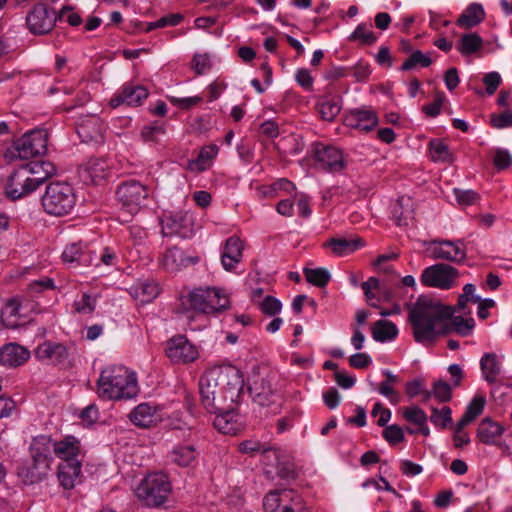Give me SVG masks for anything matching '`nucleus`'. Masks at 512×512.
Returning a JSON list of instances; mask_svg holds the SVG:
<instances>
[{
	"label": "nucleus",
	"mask_w": 512,
	"mask_h": 512,
	"mask_svg": "<svg viewBox=\"0 0 512 512\" xmlns=\"http://www.w3.org/2000/svg\"><path fill=\"white\" fill-rule=\"evenodd\" d=\"M195 450H170L167 454V459L180 466L187 467L195 460Z\"/></svg>",
	"instance_id": "44"
},
{
	"label": "nucleus",
	"mask_w": 512,
	"mask_h": 512,
	"mask_svg": "<svg viewBox=\"0 0 512 512\" xmlns=\"http://www.w3.org/2000/svg\"><path fill=\"white\" fill-rule=\"evenodd\" d=\"M77 133L83 138V141L94 140L100 135V121L98 118H91L79 125Z\"/></svg>",
	"instance_id": "41"
},
{
	"label": "nucleus",
	"mask_w": 512,
	"mask_h": 512,
	"mask_svg": "<svg viewBox=\"0 0 512 512\" xmlns=\"http://www.w3.org/2000/svg\"><path fill=\"white\" fill-rule=\"evenodd\" d=\"M62 258L65 262H78L80 264L83 263L85 260L81 244L72 243L66 246L65 250L62 253Z\"/></svg>",
	"instance_id": "47"
},
{
	"label": "nucleus",
	"mask_w": 512,
	"mask_h": 512,
	"mask_svg": "<svg viewBox=\"0 0 512 512\" xmlns=\"http://www.w3.org/2000/svg\"><path fill=\"white\" fill-rule=\"evenodd\" d=\"M316 107L323 120L333 121L341 111V100L339 97L323 96L317 101Z\"/></svg>",
	"instance_id": "32"
},
{
	"label": "nucleus",
	"mask_w": 512,
	"mask_h": 512,
	"mask_svg": "<svg viewBox=\"0 0 512 512\" xmlns=\"http://www.w3.org/2000/svg\"><path fill=\"white\" fill-rule=\"evenodd\" d=\"M57 19L54 10H50L44 3H39L28 12L26 25L32 34L44 35L53 30Z\"/></svg>",
	"instance_id": "14"
},
{
	"label": "nucleus",
	"mask_w": 512,
	"mask_h": 512,
	"mask_svg": "<svg viewBox=\"0 0 512 512\" xmlns=\"http://www.w3.org/2000/svg\"><path fill=\"white\" fill-rule=\"evenodd\" d=\"M364 246L363 239L357 237L354 239L330 238L324 243V247L330 248L337 256H345L353 253L358 248Z\"/></svg>",
	"instance_id": "29"
},
{
	"label": "nucleus",
	"mask_w": 512,
	"mask_h": 512,
	"mask_svg": "<svg viewBox=\"0 0 512 512\" xmlns=\"http://www.w3.org/2000/svg\"><path fill=\"white\" fill-rule=\"evenodd\" d=\"M166 354L174 363H188L198 357V351L183 335L171 338L167 342Z\"/></svg>",
	"instance_id": "17"
},
{
	"label": "nucleus",
	"mask_w": 512,
	"mask_h": 512,
	"mask_svg": "<svg viewBox=\"0 0 512 512\" xmlns=\"http://www.w3.org/2000/svg\"><path fill=\"white\" fill-rule=\"evenodd\" d=\"M107 168L105 160L91 159L86 164L85 173L94 184H99L107 177Z\"/></svg>",
	"instance_id": "36"
},
{
	"label": "nucleus",
	"mask_w": 512,
	"mask_h": 512,
	"mask_svg": "<svg viewBox=\"0 0 512 512\" xmlns=\"http://www.w3.org/2000/svg\"><path fill=\"white\" fill-rule=\"evenodd\" d=\"M456 200L461 205H471L479 198V194L474 190L454 189Z\"/></svg>",
	"instance_id": "57"
},
{
	"label": "nucleus",
	"mask_w": 512,
	"mask_h": 512,
	"mask_svg": "<svg viewBox=\"0 0 512 512\" xmlns=\"http://www.w3.org/2000/svg\"><path fill=\"white\" fill-rule=\"evenodd\" d=\"M348 39L350 41L361 40L365 45H372L376 42L377 37L372 31L366 30L365 24H359Z\"/></svg>",
	"instance_id": "48"
},
{
	"label": "nucleus",
	"mask_w": 512,
	"mask_h": 512,
	"mask_svg": "<svg viewBox=\"0 0 512 512\" xmlns=\"http://www.w3.org/2000/svg\"><path fill=\"white\" fill-rule=\"evenodd\" d=\"M379 119L374 109L363 107L353 109L345 116L344 123L348 127L369 132L378 125Z\"/></svg>",
	"instance_id": "19"
},
{
	"label": "nucleus",
	"mask_w": 512,
	"mask_h": 512,
	"mask_svg": "<svg viewBox=\"0 0 512 512\" xmlns=\"http://www.w3.org/2000/svg\"><path fill=\"white\" fill-rule=\"evenodd\" d=\"M476 287L474 284L468 283L463 287V293L459 295L456 310L463 311L464 314H470L471 311H465L468 302L478 303L481 301V297L475 293Z\"/></svg>",
	"instance_id": "40"
},
{
	"label": "nucleus",
	"mask_w": 512,
	"mask_h": 512,
	"mask_svg": "<svg viewBox=\"0 0 512 512\" xmlns=\"http://www.w3.org/2000/svg\"><path fill=\"white\" fill-rule=\"evenodd\" d=\"M455 311L454 306L444 305L426 296H419L410 307L408 316L415 341L430 345L440 335H447L453 331L462 337L469 336L475 327L474 319L453 316Z\"/></svg>",
	"instance_id": "1"
},
{
	"label": "nucleus",
	"mask_w": 512,
	"mask_h": 512,
	"mask_svg": "<svg viewBox=\"0 0 512 512\" xmlns=\"http://www.w3.org/2000/svg\"><path fill=\"white\" fill-rule=\"evenodd\" d=\"M296 81L297 83L303 87L305 90H312L313 87V77L311 76L309 70L301 68L296 72Z\"/></svg>",
	"instance_id": "62"
},
{
	"label": "nucleus",
	"mask_w": 512,
	"mask_h": 512,
	"mask_svg": "<svg viewBox=\"0 0 512 512\" xmlns=\"http://www.w3.org/2000/svg\"><path fill=\"white\" fill-rule=\"evenodd\" d=\"M5 189L7 197L13 200L19 199L35 191L32 183H30V176L27 175L26 168L22 167L11 173Z\"/></svg>",
	"instance_id": "18"
},
{
	"label": "nucleus",
	"mask_w": 512,
	"mask_h": 512,
	"mask_svg": "<svg viewBox=\"0 0 512 512\" xmlns=\"http://www.w3.org/2000/svg\"><path fill=\"white\" fill-rule=\"evenodd\" d=\"M35 355L39 360L55 365L64 362L68 352L64 345L46 341L37 347Z\"/></svg>",
	"instance_id": "25"
},
{
	"label": "nucleus",
	"mask_w": 512,
	"mask_h": 512,
	"mask_svg": "<svg viewBox=\"0 0 512 512\" xmlns=\"http://www.w3.org/2000/svg\"><path fill=\"white\" fill-rule=\"evenodd\" d=\"M281 308L280 300L273 296H266L260 303L261 311L268 316H275L281 311Z\"/></svg>",
	"instance_id": "53"
},
{
	"label": "nucleus",
	"mask_w": 512,
	"mask_h": 512,
	"mask_svg": "<svg viewBox=\"0 0 512 512\" xmlns=\"http://www.w3.org/2000/svg\"><path fill=\"white\" fill-rule=\"evenodd\" d=\"M485 398L482 396H475L466 407L464 414L467 418L474 421L483 411L485 406Z\"/></svg>",
	"instance_id": "51"
},
{
	"label": "nucleus",
	"mask_w": 512,
	"mask_h": 512,
	"mask_svg": "<svg viewBox=\"0 0 512 512\" xmlns=\"http://www.w3.org/2000/svg\"><path fill=\"white\" fill-rule=\"evenodd\" d=\"M458 275L459 272L455 267L445 263H437L424 269L421 282L428 287L446 290L453 286Z\"/></svg>",
	"instance_id": "12"
},
{
	"label": "nucleus",
	"mask_w": 512,
	"mask_h": 512,
	"mask_svg": "<svg viewBox=\"0 0 512 512\" xmlns=\"http://www.w3.org/2000/svg\"><path fill=\"white\" fill-rule=\"evenodd\" d=\"M303 273L307 282L321 288L325 287L331 279V274L326 268H304Z\"/></svg>",
	"instance_id": "39"
},
{
	"label": "nucleus",
	"mask_w": 512,
	"mask_h": 512,
	"mask_svg": "<svg viewBox=\"0 0 512 512\" xmlns=\"http://www.w3.org/2000/svg\"><path fill=\"white\" fill-rule=\"evenodd\" d=\"M243 375L235 366L207 370L199 380L201 403L205 409L227 410L236 406L243 392Z\"/></svg>",
	"instance_id": "2"
},
{
	"label": "nucleus",
	"mask_w": 512,
	"mask_h": 512,
	"mask_svg": "<svg viewBox=\"0 0 512 512\" xmlns=\"http://www.w3.org/2000/svg\"><path fill=\"white\" fill-rule=\"evenodd\" d=\"M192 220L187 214H173L162 220V234L164 236L177 235L188 238L192 235Z\"/></svg>",
	"instance_id": "20"
},
{
	"label": "nucleus",
	"mask_w": 512,
	"mask_h": 512,
	"mask_svg": "<svg viewBox=\"0 0 512 512\" xmlns=\"http://www.w3.org/2000/svg\"><path fill=\"white\" fill-rule=\"evenodd\" d=\"M148 90L142 85L126 84L121 92L110 100V105L116 108L122 104L138 106L148 97Z\"/></svg>",
	"instance_id": "21"
},
{
	"label": "nucleus",
	"mask_w": 512,
	"mask_h": 512,
	"mask_svg": "<svg viewBox=\"0 0 512 512\" xmlns=\"http://www.w3.org/2000/svg\"><path fill=\"white\" fill-rule=\"evenodd\" d=\"M493 164L498 170L507 169L512 164V156L507 150L497 148L494 152Z\"/></svg>",
	"instance_id": "55"
},
{
	"label": "nucleus",
	"mask_w": 512,
	"mask_h": 512,
	"mask_svg": "<svg viewBox=\"0 0 512 512\" xmlns=\"http://www.w3.org/2000/svg\"><path fill=\"white\" fill-rule=\"evenodd\" d=\"M431 244L434 246L432 249L434 259H442L453 263H462L466 259V247L462 239L456 241L434 239Z\"/></svg>",
	"instance_id": "15"
},
{
	"label": "nucleus",
	"mask_w": 512,
	"mask_h": 512,
	"mask_svg": "<svg viewBox=\"0 0 512 512\" xmlns=\"http://www.w3.org/2000/svg\"><path fill=\"white\" fill-rule=\"evenodd\" d=\"M492 126L498 129L512 126V112L505 111L491 116Z\"/></svg>",
	"instance_id": "61"
},
{
	"label": "nucleus",
	"mask_w": 512,
	"mask_h": 512,
	"mask_svg": "<svg viewBox=\"0 0 512 512\" xmlns=\"http://www.w3.org/2000/svg\"><path fill=\"white\" fill-rule=\"evenodd\" d=\"M148 196V188L136 180L122 182L116 190L117 200L129 215L136 214L141 207L146 206Z\"/></svg>",
	"instance_id": "9"
},
{
	"label": "nucleus",
	"mask_w": 512,
	"mask_h": 512,
	"mask_svg": "<svg viewBox=\"0 0 512 512\" xmlns=\"http://www.w3.org/2000/svg\"><path fill=\"white\" fill-rule=\"evenodd\" d=\"M452 410L448 406L442 409L433 408L430 416V421L438 427L446 428L452 423Z\"/></svg>",
	"instance_id": "45"
},
{
	"label": "nucleus",
	"mask_w": 512,
	"mask_h": 512,
	"mask_svg": "<svg viewBox=\"0 0 512 512\" xmlns=\"http://www.w3.org/2000/svg\"><path fill=\"white\" fill-rule=\"evenodd\" d=\"M502 82V78L498 72H489L484 75L483 83L486 86L488 95H493Z\"/></svg>",
	"instance_id": "56"
},
{
	"label": "nucleus",
	"mask_w": 512,
	"mask_h": 512,
	"mask_svg": "<svg viewBox=\"0 0 512 512\" xmlns=\"http://www.w3.org/2000/svg\"><path fill=\"white\" fill-rule=\"evenodd\" d=\"M164 133V126L159 124L158 122L144 126L141 130V136L145 141H154L158 135Z\"/></svg>",
	"instance_id": "59"
},
{
	"label": "nucleus",
	"mask_w": 512,
	"mask_h": 512,
	"mask_svg": "<svg viewBox=\"0 0 512 512\" xmlns=\"http://www.w3.org/2000/svg\"><path fill=\"white\" fill-rule=\"evenodd\" d=\"M130 419L139 427H149L153 422L152 408L146 403L140 404L131 412Z\"/></svg>",
	"instance_id": "38"
},
{
	"label": "nucleus",
	"mask_w": 512,
	"mask_h": 512,
	"mask_svg": "<svg viewBox=\"0 0 512 512\" xmlns=\"http://www.w3.org/2000/svg\"><path fill=\"white\" fill-rule=\"evenodd\" d=\"M243 245L239 237L231 236L225 241L221 253V263L223 268L231 271L237 263L241 261Z\"/></svg>",
	"instance_id": "26"
},
{
	"label": "nucleus",
	"mask_w": 512,
	"mask_h": 512,
	"mask_svg": "<svg viewBox=\"0 0 512 512\" xmlns=\"http://www.w3.org/2000/svg\"><path fill=\"white\" fill-rule=\"evenodd\" d=\"M431 63H432V60L429 57V55L424 54L420 50H416L411 53V55L409 56V58L406 61H404V63L400 67V70L401 71H410V70L414 69L417 65H419L421 67H428L431 65Z\"/></svg>",
	"instance_id": "42"
},
{
	"label": "nucleus",
	"mask_w": 512,
	"mask_h": 512,
	"mask_svg": "<svg viewBox=\"0 0 512 512\" xmlns=\"http://www.w3.org/2000/svg\"><path fill=\"white\" fill-rule=\"evenodd\" d=\"M314 158L317 164L329 172H339L345 167L340 149L323 143L314 144Z\"/></svg>",
	"instance_id": "16"
},
{
	"label": "nucleus",
	"mask_w": 512,
	"mask_h": 512,
	"mask_svg": "<svg viewBox=\"0 0 512 512\" xmlns=\"http://www.w3.org/2000/svg\"><path fill=\"white\" fill-rule=\"evenodd\" d=\"M160 293L159 284L153 279H144L131 288V295L141 303H149Z\"/></svg>",
	"instance_id": "28"
},
{
	"label": "nucleus",
	"mask_w": 512,
	"mask_h": 512,
	"mask_svg": "<svg viewBox=\"0 0 512 512\" xmlns=\"http://www.w3.org/2000/svg\"><path fill=\"white\" fill-rule=\"evenodd\" d=\"M382 435L390 445H397L404 439V430L399 425L392 424L384 428Z\"/></svg>",
	"instance_id": "49"
},
{
	"label": "nucleus",
	"mask_w": 512,
	"mask_h": 512,
	"mask_svg": "<svg viewBox=\"0 0 512 512\" xmlns=\"http://www.w3.org/2000/svg\"><path fill=\"white\" fill-rule=\"evenodd\" d=\"M209 413H214V427L222 434H235L237 428L235 426L234 419L237 416L235 414V406L229 405L227 410L217 409H206Z\"/></svg>",
	"instance_id": "27"
},
{
	"label": "nucleus",
	"mask_w": 512,
	"mask_h": 512,
	"mask_svg": "<svg viewBox=\"0 0 512 512\" xmlns=\"http://www.w3.org/2000/svg\"><path fill=\"white\" fill-rule=\"evenodd\" d=\"M24 301L20 296L9 299L6 303L5 313L12 317L24 316Z\"/></svg>",
	"instance_id": "54"
},
{
	"label": "nucleus",
	"mask_w": 512,
	"mask_h": 512,
	"mask_svg": "<svg viewBox=\"0 0 512 512\" xmlns=\"http://www.w3.org/2000/svg\"><path fill=\"white\" fill-rule=\"evenodd\" d=\"M172 491L167 474L153 472L148 474L136 488V496L148 507H159L166 502Z\"/></svg>",
	"instance_id": "5"
},
{
	"label": "nucleus",
	"mask_w": 512,
	"mask_h": 512,
	"mask_svg": "<svg viewBox=\"0 0 512 512\" xmlns=\"http://www.w3.org/2000/svg\"><path fill=\"white\" fill-rule=\"evenodd\" d=\"M78 313H92L95 310V300L87 293L82 295L81 300L74 303Z\"/></svg>",
	"instance_id": "60"
},
{
	"label": "nucleus",
	"mask_w": 512,
	"mask_h": 512,
	"mask_svg": "<svg viewBox=\"0 0 512 512\" xmlns=\"http://www.w3.org/2000/svg\"><path fill=\"white\" fill-rule=\"evenodd\" d=\"M371 362V357L365 353H356L349 358V364L356 369L366 368Z\"/></svg>",
	"instance_id": "64"
},
{
	"label": "nucleus",
	"mask_w": 512,
	"mask_h": 512,
	"mask_svg": "<svg viewBox=\"0 0 512 512\" xmlns=\"http://www.w3.org/2000/svg\"><path fill=\"white\" fill-rule=\"evenodd\" d=\"M397 335L398 328L393 322L388 320H378L372 327V336L377 342L393 340Z\"/></svg>",
	"instance_id": "34"
},
{
	"label": "nucleus",
	"mask_w": 512,
	"mask_h": 512,
	"mask_svg": "<svg viewBox=\"0 0 512 512\" xmlns=\"http://www.w3.org/2000/svg\"><path fill=\"white\" fill-rule=\"evenodd\" d=\"M44 211L55 217H63L72 212L76 205L73 187L66 182H51L41 198Z\"/></svg>",
	"instance_id": "4"
},
{
	"label": "nucleus",
	"mask_w": 512,
	"mask_h": 512,
	"mask_svg": "<svg viewBox=\"0 0 512 512\" xmlns=\"http://www.w3.org/2000/svg\"><path fill=\"white\" fill-rule=\"evenodd\" d=\"M280 493L277 491L270 492L263 500V508L265 512H277L281 507Z\"/></svg>",
	"instance_id": "58"
},
{
	"label": "nucleus",
	"mask_w": 512,
	"mask_h": 512,
	"mask_svg": "<svg viewBox=\"0 0 512 512\" xmlns=\"http://www.w3.org/2000/svg\"><path fill=\"white\" fill-rule=\"evenodd\" d=\"M30 357V352L18 343H8L0 348V364L8 367H18Z\"/></svg>",
	"instance_id": "23"
},
{
	"label": "nucleus",
	"mask_w": 512,
	"mask_h": 512,
	"mask_svg": "<svg viewBox=\"0 0 512 512\" xmlns=\"http://www.w3.org/2000/svg\"><path fill=\"white\" fill-rule=\"evenodd\" d=\"M502 434V427L489 420H483L478 427V438L486 445H497V439Z\"/></svg>",
	"instance_id": "33"
},
{
	"label": "nucleus",
	"mask_w": 512,
	"mask_h": 512,
	"mask_svg": "<svg viewBox=\"0 0 512 512\" xmlns=\"http://www.w3.org/2000/svg\"><path fill=\"white\" fill-rule=\"evenodd\" d=\"M248 392L253 402L260 406H269L274 402L276 389L267 368L253 367L248 377Z\"/></svg>",
	"instance_id": "7"
},
{
	"label": "nucleus",
	"mask_w": 512,
	"mask_h": 512,
	"mask_svg": "<svg viewBox=\"0 0 512 512\" xmlns=\"http://www.w3.org/2000/svg\"><path fill=\"white\" fill-rule=\"evenodd\" d=\"M71 451L54 450L55 455L61 459L58 464L57 477L60 485L67 490L74 488L76 479L81 473V461L77 458L78 453H70Z\"/></svg>",
	"instance_id": "11"
},
{
	"label": "nucleus",
	"mask_w": 512,
	"mask_h": 512,
	"mask_svg": "<svg viewBox=\"0 0 512 512\" xmlns=\"http://www.w3.org/2000/svg\"><path fill=\"white\" fill-rule=\"evenodd\" d=\"M433 396L440 402H449L452 398V389L454 388L451 383L442 379L436 380L432 384Z\"/></svg>",
	"instance_id": "46"
},
{
	"label": "nucleus",
	"mask_w": 512,
	"mask_h": 512,
	"mask_svg": "<svg viewBox=\"0 0 512 512\" xmlns=\"http://www.w3.org/2000/svg\"><path fill=\"white\" fill-rule=\"evenodd\" d=\"M47 141V133L43 130L25 133L14 143L17 157L29 159L45 154L47 151Z\"/></svg>",
	"instance_id": "13"
},
{
	"label": "nucleus",
	"mask_w": 512,
	"mask_h": 512,
	"mask_svg": "<svg viewBox=\"0 0 512 512\" xmlns=\"http://www.w3.org/2000/svg\"><path fill=\"white\" fill-rule=\"evenodd\" d=\"M183 303L204 314L220 313L229 307L228 299L222 297L220 291L215 288L195 289L188 294Z\"/></svg>",
	"instance_id": "8"
},
{
	"label": "nucleus",
	"mask_w": 512,
	"mask_h": 512,
	"mask_svg": "<svg viewBox=\"0 0 512 512\" xmlns=\"http://www.w3.org/2000/svg\"><path fill=\"white\" fill-rule=\"evenodd\" d=\"M97 386L99 396L108 400L131 399L138 392L135 373L124 366L103 369Z\"/></svg>",
	"instance_id": "3"
},
{
	"label": "nucleus",
	"mask_w": 512,
	"mask_h": 512,
	"mask_svg": "<svg viewBox=\"0 0 512 512\" xmlns=\"http://www.w3.org/2000/svg\"><path fill=\"white\" fill-rule=\"evenodd\" d=\"M430 156L433 161L447 162L451 158L448 146L441 140L432 139L429 144Z\"/></svg>",
	"instance_id": "43"
},
{
	"label": "nucleus",
	"mask_w": 512,
	"mask_h": 512,
	"mask_svg": "<svg viewBox=\"0 0 512 512\" xmlns=\"http://www.w3.org/2000/svg\"><path fill=\"white\" fill-rule=\"evenodd\" d=\"M403 416L408 422L415 425L426 424L427 421L426 413L418 406L406 408L404 410Z\"/></svg>",
	"instance_id": "50"
},
{
	"label": "nucleus",
	"mask_w": 512,
	"mask_h": 512,
	"mask_svg": "<svg viewBox=\"0 0 512 512\" xmlns=\"http://www.w3.org/2000/svg\"><path fill=\"white\" fill-rule=\"evenodd\" d=\"M254 452L255 450H250ZM260 461L263 464V472L267 478L273 480L294 479L297 475V467L287 450H260Z\"/></svg>",
	"instance_id": "6"
},
{
	"label": "nucleus",
	"mask_w": 512,
	"mask_h": 512,
	"mask_svg": "<svg viewBox=\"0 0 512 512\" xmlns=\"http://www.w3.org/2000/svg\"><path fill=\"white\" fill-rule=\"evenodd\" d=\"M198 256H186L184 251L176 246L168 248L162 258V266L169 272H177L183 268L197 264Z\"/></svg>",
	"instance_id": "22"
},
{
	"label": "nucleus",
	"mask_w": 512,
	"mask_h": 512,
	"mask_svg": "<svg viewBox=\"0 0 512 512\" xmlns=\"http://www.w3.org/2000/svg\"><path fill=\"white\" fill-rule=\"evenodd\" d=\"M480 367L484 378L489 383L496 381L501 372V366L494 353H485L480 360Z\"/></svg>",
	"instance_id": "35"
},
{
	"label": "nucleus",
	"mask_w": 512,
	"mask_h": 512,
	"mask_svg": "<svg viewBox=\"0 0 512 512\" xmlns=\"http://www.w3.org/2000/svg\"><path fill=\"white\" fill-rule=\"evenodd\" d=\"M483 39L477 33L463 34L459 40L458 50L462 55H471L481 49Z\"/></svg>",
	"instance_id": "37"
},
{
	"label": "nucleus",
	"mask_w": 512,
	"mask_h": 512,
	"mask_svg": "<svg viewBox=\"0 0 512 512\" xmlns=\"http://www.w3.org/2000/svg\"><path fill=\"white\" fill-rule=\"evenodd\" d=\"M392 216L398 226H407L414 218L412 199L407 196L399 197L393 207Z\"/></svg>",
	"instance_id": "30"
},
{
	"label": "nucleus",
	"mask_w": 512,
	"mask_h": 512,
	"mask_svg": "<svg viewBox=\"0 0 512 512\" xmlns=\"http://www.w3.org/2000/svg\"><path fill=\"white\" fill-rule=\"evenodd\" d=\"M51 456L36 450L31 459L17 468V476L24 485H35L47 478L50 470Z\"/></svg>",
	"instance_id": "10"
},
{
	"label": "nucleus",
	"mask_w": 512,
	"mask_h": 512,
	"mask_svg": "<svg viewBox=\"0 0 512 512\" xmlns=\"http://www.w3.org/2000/svg\"><path fill=\"white\" fill-rule=\"evenodd\" d=\"M21 167L26 168L27 175L30 176V183L35 190L56 173L55 166L49 161H33Z\"/></svg>",
	"instance_id": "24"
},
{
	"label": "nucleus",
	"mask_w": 512,
	"mask_h": 512,
	"mask_svg": "<svg viewBox=\"0 0 512 512\" xmlns=\"http://www.w3.org/2000/svg\"><path fill=\"white\" fill-rule=\"evenodd\" d=\"M445 99H446L445 94L441 91H437L435 100L430 104L424 105L422 107V111L428 117H437L441 112V107H442Z\"/></svg>",
	"instance_id": "52"
},
{
	"label": "nucleus",
	"mask_w": 512,
	"mask_h": 512,
	"mask_svg": "<svg viewBox=\"0 0 512 512\" xmlns=\"http://www.w3.org/2000/svg\"><path fill=\"white\" fill-rule=\"evenodd\" d=\"M485 18V11L481 4L471 3L459 16L456 24L459 27L471 29L480 24Z\"/></svg>",
	"instance_id": "31"
},
{
	"label": "nucleus",
	"mask_w": 512,
	"mask_h": 512,
	"mask_svg": "<svg viewBox=\"0 0 512 512\" xmlns=\"http://www.w3.org/2000/svg\"><path fill=\"white\" fill-rule=\"evenodd\" d=\"M340 393L334 387L323 393V401L329 409H335L340 403Z\"/></svg>",
	"instance_id": "63"
}]
</instances>
